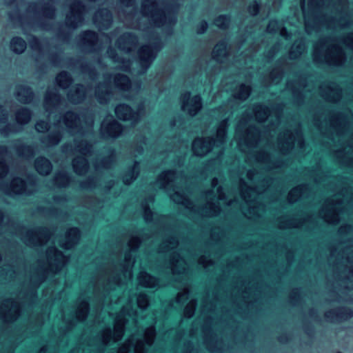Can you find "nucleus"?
<instances>
[{"label":"nucleus","instance_id":"obj_34","mask_svg":"<svg viewBox=\"0 0 353 353\" xmlns=\"http://www.w3.org/2000/svg\"><path fill=\"white\" fill-rule=\"evenodd\" d=\"M251 94V87L245 83L240 85L239 90L234 94V97L235 99L245 101Z\"/></svg>","mask_w":353,"mask_h":353},{"label":"nucleus","instance_id":"obj_17","mask_svg":"<svg viewBox=\"0 0 353 353\" xmlns=\"http://www.w3.org/2000/svg\"><path fill=\"white\" fill-rule=\"evenodd\" d=\"M61 103V96L57 90L48 91L44 97V105L47 111L56 109Z\"/></svg>","mask_w":353,"mask_h":353},{"label":"nucleus","instance_id":"obj_22","mask_svg":"<svg viewBox=\"0 0 353 353\" xmlns=\"http://www.w3.org/2000/svg\"><path fill=\"white\" fill-rule=\"evenodd\" d=\"M139 162L134 161V164L128 168L123 176V182L125 185H129L135 181L139 176Z\"/></svg>","mask_w":353,"mask_h":353},{"label":"nucleus","instance_id":"obj_44","mask_svg":"<svg viewBox=\"0 0 353 353\" xmlns=\"http://www.w3.org/2000/svg\"><path fill=\"white\" fill-rule=\"evenodd\" d=\"M154 277L148 273L145 272L141 276V281L142 282V285L146 288L154 287V285H152V280Z\"/></svg>","mask_w":353,"mask_h":353},{"label":"nucleus","instance_id":"obj_7","mask_svg":"<svg viewBox=\"0 0 353 353\" xmlns=\"http://www.w3.org/2000/svg\"><path fill=\"white\" fill-rule=\"evenodd\" d=\"M216 145V139L213 137H197L192 145V151L195 156L203 157L209 153Z\"/></svg>","mask_w":353,"mask_h":353},{"label":"nucleus","instance_id":"obj_54","mask_svg":"<svg viewBox=\"0 0 353 353\" xmlns=\"http://www.w3.org/2000/svg\"><path fill=\"white\" fill-rule=\"evenodd\" d=\"M107 54L109 57L113 59L114 61H117V58L118 57V54L115 49H114L111 46H110L107 49Z\"/></svg>","mask_w":353,"mask_h":353},{"label":"nucleus","instance_id":"obj_24","mask_svg":"<svg viewBox=\"0 0 353 353\" xmlns=\"http://www.w3.org/2000/svg\"><path fill=\"white\" fill-rule=\"evenodd\" d=\"M63 121L70 130H76L80 123V116L77 112L68 110L63 116Z\"/></svg>","mask_w":353,"mask_h":353},{"label":"nucleus","instance_id":"obj_11","mask_svg":"<svg viewBox=\"0 0 353 353\" xmlns=\"http://www.w3.org/2000/svg\"><path fill=\"white\" fill-rule=\"evenodd\" d=\"M325 319L330 323H341L353 316V311L346 307L330 309L324 314Z\"/></svg>","mask_w":353,"mask_h":353},{"label":"nucleus","instance_id":"obj_61","mask_svg":"<svg viewBox=\"0 0 353 353\" xmlns=\"http://www.w3.org/2000/svg\"><path fill=\"white\" fill-rule=\"evenodd\" d=\"M303 186L301 185V186H297L296 188H294L290 192V196H294V193H300L302 192V190H303Z\"/></svg>","mask_w":353,"mask_h":353},{"label":"nucleus","instance_id":"obj_41","mask_svg":"<svg viewBox=\"0 0 353 353\" xmlns=\"http://www.w3.org/2000/svg\"><path fill=\"white\" fill-rule=\"evenodd\" d=\"M50 129V124L48 121L45 120H39L35 123V130L38 132H48Z\"/></svg>","mask_w":353,"mask_h":353},{"label":"nucleus","instance_id":"obj_64","mask_svg":"<svg viewBox=\"0 0 353 353\" xmlns=\"http://www.w3.org/2000/svg\"><path fill=\"white\" fill-rule=\"evenodd\" d=\"M278 341L281 343H285L288 341V337L286 336H280L278 337Z\"/></svg>","mask_w":353,"mask_h":353},{"label":"nucleus","instance_id":"obj_14","mask_svg":"<svg viewBox=\"0 0 353 353\" xmlns=\"http://www.w3.org/2000/svg\"><path fill=\"white\" fill-rule=\"evenodd\" d=\"M112 21V14L108 8H100L95 12L93 16L94 23L101 30H108Z\"/></svg>","mask_w":353,"mask_h":353},{"label":"nucleus","instance_id":"obj_10","mask_svg":"<svg viewBox=\"0 0 353 353\" xmlns=\"http://www.w3.org/2000/svg\"><path fill=\"white\" fill-rule=\"evenodd\" d=\"M5 188L8 193L14 195H28L32 194V192L27 188L26 182L20 176H15L12 181L9 183H1L0 188Z\"/></svg>","mask_w":353,"mask_h":353},{"label":"nucleus","instance_id":"obj_38","mask_svg":"<svg viewBox=\"0 0 353 353\" xmlns=\"http://www.w3.org/2000/svg\"><path fill=\"white\" fill-rule=\"evenodd\" d=\"M226 134V121H225L224 124L217 129L216 137H214L216 139V143L223 144L225 141Z\"/></svg>","mask_w":353,"mask_h":353},{"label":"nucleus","instance_id":"obj_28","mask_svg":"<svg viewBox=\"0 0 353 353\" xmlns=\"http://www.w3.org/2000/svg\"><path fill=\"white\" fill-rule=\"evenodd\" d=\"M75 143V150L83 156L90 155L92 153V145L85 139L74 140Z\"/></svg>","mask_w":353,"mask_h":353},{"label":"nucleus","instance_id":"obj_58","mask_svg":"<svg viewBox=\"0 0 353 353\" xmlns=\"http://www.w3.org/2000/svg\"><path fill=\"white\" fill-rule=\"evenodd\" d=\"M290 298L294 303H296L300 301V296L297 291H293Z\"/></svg>","mask_w":353,"mask_h":353},{"label":"nucleus","instance_id":"obj_26","mask_svg":"<svg viewBox=\"0 0 353 353\" xmlns=\"http://www.w3.org/2000/svg\"><path fill=\"white\" fill-rule=\"evenodd\" d=\"M62 139V133L60 130L53 131L41 139V143L48 146L57 145Z\"/></svg>","mask_w":353,"mask_h":353},{"label":"nucleus","instance_id":"obj_63","mask_svg":"<svg viewBox=\"0 0 353 353\" xmlns=\"http://www.w3.org/2000/svg\"><path fill=\"white\" fill-rule=\"evenodd\" d=\"M53 199L56 203H61L65 201V197L61 196H54Z\"/></svg>","mask_w":353,"mask_h":353},{"label":"nucleus","instance_id":"obj_46","mask_svg":"<svg viewBox=\"0 0 353 353\" xmlns=\"http://www.w3.org/2000/svg\"><path fill=\"white\" fill-rule=\"evenodd\" d=\"M30 46L32 49L35 50H39L41 49V45L39 39L34 35H30L29 39Z\"/></svg>","mask_w":353,"mask_h":353},{"label":"nucleus","instance_id":"obj_50","mask_svg":"<svg viewBox=\"0 0 353 353\" xmlns=\"http://www.w3.org/2000/svg\"><path fill=\"white\" fill-rule=\"evenodd\" d=\"M279 29L278 22L276 20H271L267 26V30L270 33H276Z\"/></svg>","mask_w":353,"mask_h":353},{"label":"nucleus","instance_id":"obj_47","mask_svg":"<svg viewBox=\"0 0 353 353\" xmlns=\"http://www.w3.org/2000/svg\"><path fill=\"white\" fill-rule=\"evenodd\" d=\"M6 125L0 129V133L5 137H8L10 133L14 132V125L9 123H5Z\"/></svg>","mask_w":353,"mask_h":353},{"label":"nucleus","instance_id":"obj_8","mask_svg":"<svg viewBox=\"0 0 353 353\" xmlns=\"http://www.w3.org/2000/svg\"><path fill=\"white\" fill-rule=\"evenodd\" d=\"M50 231L46 227H39L37 230H29L24 235L27 244L33 246L42 245V239L43 238L47 241L50 239Z\"/></svg>","mask_w":353,"mask_h":353},{"label":"nucleus","instance_id":"obj_5","mask_svg":"<svg viewBox=\"0 0 353 353\" xmlns=\"http://www.w3.org/2000/svg\"><path fill=\"white\" fill-rule=\"evenodd\" d=\"M27 11L34 14H41L43 17L48 19H54L56 17L57 10L53 4L42 0L31 2Z\"/></svg>","mask_w":353,"mask_h":353},{"label":"nucleus","instance_id":"obj_51","mask_svg":"<svg viewBox=\"0 0 353 353\" xmlns=\"http://www.w3.org/2000/svg\"><path fill=\"white\" fill-rule=\"evenodd\" d=\"M208 28L206 21L203 20L196 26V32L199 34H204Z\"/></svg>","mask_w":353,"mask_h":353},{"label":"nucleus","instance_id":"obj_9","mask_svg":"<svg viewBox=\"0 0 353 353\" xmlns=\"http://www.w3.org/2000/svg\"><path fill=\"white\" fill-rule=\"evenodd\" d=\"M123 125L119 121L112 119L108 122L103 121L101 124V133L105 139H117L123 132Z\"/></svg>","mask_w":353,"mask_h":353},{"label":"nucleus","instance_id":"obj_33","mask_svg":"<svg viewBox=\"0 0 353 353\" xmlns=\"http://www.w3.org/2000/svg\"><path fill=\"white\" fill-rule=\"evenodd\" d=\"M230 14H220L215 18L214 23L220 29L227 30L230 27Z\"/></svg>","mask_w":353,"mask_h":353},{"label":"nucleus","instance_id":"obj_39","mask_svg":"<svg viewBox=\"0 0 353 353\" xmlns=\"http://www.w3.org/2000/svg\"><path fill=\"white\" fill-rule=\"evenodd\" d=\"M114 150L112 149L111 150V153L108 157L103 158L99 162V165L102 168L108 169L110 168V166L114 163Z\"/></svg>","mask_w":353,"mask_h":353},{"label":"nucleus","instance_id":"obj_12","mask_svg":"<svg viewBox=\"0 0 353 353\" xmlns=\"http://www.w3.org/2000/svg\"><path fill=\"white\" fill-rule=\"evenodd\" d=\"M117 117L121 121H131L137 123L139 121V111L134 110L132 107L125 103L118 104L114 109Z\"/></svg>","mask_w":353,"mask_h":353},{"label":"nucleus","instance_id":"obj_3","mask_svg":"<svg viewBox=\"0 0 353 353\" xmlns=\"http://www.w3.org/2000/svg\"><path fill=\"white\" fill-rule=\"evenodd\" d=\"M86 12L85 5L81 1H75L70 6V10L65 17V25L71 29H77L84 22Z\"/></svg>","mask_w":353,"mask_h":353},{"label":"nucleus","instance_id":"obj_21","mask_svg":"<svg viewBox=\"0 0 353 353\" xmlns=\"http://www.w3.org/2000/svg\"><path fill=\"white\" fill-rule=\"evenodd\" d=\"M72 167L77 175L84 176L89 170L88 161L83 156L77 157L72 160Z\"/></svg>","mask_w":353,"mask_h":353},{"label":"nucleus","instance_id":"obj_49","mask_svg":"<svg viewBox=\"0 0 353 353\" xmlns=\"http://www.w3.org/2000/svg\"><path fill=\"white\" fill-rule=\"evenodd\" d=\"M154 212L150 209L148 205L144 206V219L148 223L153 221Z\"/></svg>","mask_w":353,"mask_h":353},{"label":"nucleus","instance_id":"obj_37","mask_svg":"<svg viewBox=\"0 0 353 353\" xmlns=\"http://www.w3.org/2000/svg\"><path fill=\"white\" fill-rule=\"evenodd\" d=\"M305 50V45L302 43L294 44L290 51V58L295 60L299 58Z\"/></svg>","mask_w":353,"mask_h":353},{"label":"nucleus","instance_id":"obj_52","mask_svg":"<svg viewBox=\"0 0 353 353\" xmlns=\"http://www.w3.org/2000/svg\"><path fill=\"white\" fill-rule=\"evenodd\" d=\"M8 121V112L2 105H0V123H7Z\"/></svg>","mask_w":353,"mask_h":353},{"label":"nucleus","instance_id":"obj_31","mask_svg":"<svg viewBox=\"0 0 353 353\" xmlns=\"http://www.w3.org/2000/svg\"><path fill=\"white\" fill-rule=\"evenodd\" d=\"M54 181L59 188H68L71 181L72 177L65 172H60L54 177Z\"/></svg>","mask_w":353,"mask_h":353},{"label":"nucleus","instance_id":"obj_29","mask_svg":"<svg viewBox=\"0 0 353 353\" xmlns=\"http://www.w3.org/2000/svg\"><path fill=\"white\" fill-rule=\"evenodd\" d=\"M56 81L59 87L62 89H67L72 83L73 79L68 72L63 70L57 75Z\"/></svg>","mask_w":353,"mask_h":353},{"label":"nucleus","instance_id":"obj_32","mask_svg":"<svg viewBox=\"0 0 353 353\" xmlns=\"http://www.w3.org/2000/svg\"><path fill=\"white\" fill-rule=\"evenodd\" d=\"M16 151L19 157L32 158L34 156V149L29 145L21 143L16 147Z\"/></svg>","mask_w":353,"mask_h":353},{"label":"nucleus","instance_id":"obj_42","mask_svg":"<svg viewBox=\"0 0 353 353\" xmlns=\"http://www.w3.org/2000/svg\"><path fill=\"white\" fill-rule=\"evenodd\" d=\"M176 174V170H168L163 172L160 176V179L163 181V186L165 185V184H168L170 181H171V179L173 178Z\"/></svg>","mask_w":353,"mask_h":353},{"label":"nucleus","instance_id":"obj_57","mask_svg":"<svg viewBox=\"0 0 353 353\" xmlns=\"http://www.w3.org/2000/svg\"><path fill=\"white\" fill-rule=\"evenodd\" d=\"M119 1L126 8L132 7L135 3V0H119Z\"/></svg>","mask_w":353,"mask_h":353},{"label":"nucleus","instance_id":"obj_36","mask_svg":"<svg viewBox=\"0 0 353 353\" xmlns=\"http://www.w3.org/2000/svg\"><path fill=\"white\" fill-rule=\"evenodd\" d=\"M255 115L256 119L259 122H265L270 114V109L263 105H258Z\"/></svg>","mask_w":353,"mask_h":353},{"label":"nucleus","instance_id":"obj_19","mask_svg":"<svg viewBox=\"0 0 353 353\" xmlns=\"http://www.w3.org/2000/svg\"><path fill=\"white\" fill-rule=\"evenodd\" d=\"M17 97L21 103L29 104L32 101L34 93L30 86L19 85L17 88Z\"/></svg>","mask_w":353,"mask_h":353},{"label":"nucleus","instance_id":"obj_53","mask_svg":"<svg viewBox=\"0 0 353 353\" xmlns=\"http://www.w3.org/2000/svg\"><path fill=\"white\" fill-rule=\"evenodd\" d=\"M49 60L55 67H58L61 63V57L56 53L51 54L49 57Z\"/></svg>","mask_w":353,"mask_h":353},{"label":"nucleus","instance_id":"obj_27","mask_svg":"<svg viewBox=\"0 0 353 353\" xmlns=\"http://www.w3.org/2000/svg\"><path fill=\"white\" fill-rule=\"evenodd\" d=\"M15 117L16 121L19 124H28L32 118V111L28 108L22 107L17 110Z\"/></svg>","mask_w":353,"mask_h":353},{"label":"nucleus","instance_id":"obj_43","mask_svg":"<svg viewBox=\"0 0 353 353\" xmlns=\"http://www.w3.org/2000/svg\"><path fill=\"white\" fill-rule=\"evenodd\" d=\"M9 173V166L4 159H0V180L5 179Z\"/></svg>","mask_w":353,"mask_h":353},{"label":"nucleus","instance_id":"obj_30","mask_svg":"<svg viewBox=\"0 0 353 353\" xmlns=\"http://www.w3.org/2000/svg\"><path fill=\"white\" fill-rule=\"evenodd\" d=\"M27 44L26 41L20 37H14L10 41L11 50L15 54H22L26 49Z\"/></svg>","mask_w":353,"mask_h":353},{"label":"nucleus","instance_id":"obj_16","mask_svg":"<svg viewBox=\"0 0 353 353\" xmlns=\"http://www.w3.org/2000/svg\"><path fill=\"white\" fill-rule=\"evenodd\" d=\"M86 96V88L82 83L77 84L74 90L67 94L68 101L74 105L82 103L85 100Z\"/></svg>","mask_w":353,"mask_h":353},{"label":"nucleus","instance_id":"obj_60","mask_svg":"<svg viewBox=\"0 0 353 353\" xmlns=\"http://www.w3.org/2000/svg\"><path fill=\"white\" fill-rule=\"evenodd\" d=\"M325 59H323L322 54L318 52L314 56V61L318 63H323Z\"/></svg>","mask_w":353,"mask_h":353},{"label":"nucleus","instance_id":"obj_48","mask_svg":"<svg viewBox=\"0 0 353 353\" xmlns=\"http://www.w3.org/2000/svg\"><path fill=\"white\" fill-rule=\"evenodd\" d=\"M96 184L94 181V179L93 177H89L87 180L83 181L80 183V187L82 189H89L95 188Z\"/></svg>","mask_w":353,"mask_h":353},{"label":"nucleus","instance_id":"obj_40","mask_svg":"<svg viewBox=\"0 0 353 353\" xmlns=\"http://www.w3.org/2000/svg\"><path fill=\"white\" fill-rule=\"evenodd\" d=\"M41 268L43 269V273L41 274L40 275H39L38 279L37 281H33L34 289L32 290V291L31 292V296L32 297H36V296H37L36 288L39 285L40 283L43 282L46 278V270L45 268H43V267H41Z\"/></svg>","mask_w":353,"mask_h":353},{"label":"nucleus","instance_id":"obj_15","mask_svg":"<svg viewBox=\"0 0 353 353\" xmlns=\"http://www.w3.org/2000/svg\"><path fill=\"white\" fill-rule=\"evenodd\" d=\"M95 97L97 101L101 105H107L112 96V91L109 81H103L99 83L95 92Z\"/></svg>","mask_w":353,"mask_h":353},{"label":"nucleus","instance_id":"obj_59","mask_svg":"<svg viewBox=\"0 0 353 353\" xmlns=\"http://www.w3.org/2000/svg\"><path fill=\"white\" fill-rule=\"evenodd\" d=\"M167 242L171 245H177L178 240L175 236H170L168 239Z\"/></svg>","mask_w":353,"mask_h":353},{"label":"nucleus","instance_id":"obj_55","mask_svg":"<svg viewBox=\"0 0 353 353\" xmlns=\"http://www.w3.org/2000/svg\"><path fill=\"white\" fill-rule=\"evenodd\" d=\"M85 74H87L91 80H95L97 77V72L92 67Z\"/></svg>","mask_w":353,"mask_h":353},{"label":"nucleus","instance_id":"obj_62","mask_svg":"<svg viewBox=\"0 0 353 353\" xmlns=\"http://www.w3.org/2000/svg\"><path fill=\"white\" fill-rule=\"evenodd\" d=\"M8 153V148L6 145L0 146V157L4 156Z\"/></svg>","mask_w":353,"mask_h":353},{"label":"nucleus","instance_id":"obj_25","mask_svg":"<svg viewBox=\"0 0 353 353\" xmlns=\"http://www.w3.org/2000/svg\"><path fill=\"white\" fill-rule=\"evenodd\" d=\"M115 86L121 91H130L132 87V82L128 76L117 73L114 77Z\"/></svg>","mask_w":353,"mask_h":353},{"label":"nucleus","instance_id":"obj_20","mask_svg":"<svg viewBox=\"0 0 353 353\" xmlns=\"http://www.w3.org/2000/svg\"><path fill=\"white\" fill-rule=\"evenodd\" d=\"M68 241L61 245L64 249H70L77 245L81 238V231L77 227L70 228L65 234Z\"/></svg>","mask_w":353,"mask_h":353},{"label":"nucleus","instance_id":"obj_4","mask_svg":"<svg viewBox=\"0 0 353 353\" xmlns=\"http://www.w3.org/2000/svg\"><path fill=\"white\" fill-rule=\"evenodd\" d=\"M99 34L94 30H87L79 34V43L83 51L89 53H97L101 50L99 45Z\"/></svg>","mask_w":353,"mask_h":353},{"label":"nucleus","instance_id":"obj_35","mask_svg":"<svg viewBox=\"0 0 353 353\" xmlns=\"http://www.w3.org/2000/svg\"><path fill=\"white\" fill-rule=\"evenodd\" d=\"M259 130L257 126L255 125H250V129L246 131V134L250 138L249 139H245V143L246 145H252L254 143H256L259 137Z\"/></svg>","mask_w":353,"mask_h":353},{"label":"nucleus","instance_id":"obj_56","mask_svg":"<svg viewBox=\"0 0 353 353\" xmlns=\"http://www.w3.org/2000/svg\"><path fill=\"white\" fill-rule=\"evenodd\" d=\"M79 68L82 73L86 74L90 70V69L92 68V66H90L88 63H82L80 65Z\"/></svg>","mask_w":353,"mask_h":353},{"label":"nucleus","instance_id":"obj_45","mask_svg":"<svg viewBox=\"0 0 353 353\" xmlns=\"http://www.w3.org/2000/svg\"><path fill=\"white\" fill-rule=\"evenodd\" d=\"M260 11V6L256 1H252L248 7V12L253 17L256 16Z\"/></svg>","mask_w":353,"mask_h":353},{"label":"nucleus","instance_id":"obj_23","mask_svg":"<svg viewBox=\"0 0 353 353\" xmlns=\"http://www.w3.org/2000/svg\"><path fill=\"white\" fill-rule=\"evenodd\" d=\"M228 53V43L225 40L219 41L212 51V58L216 62L221 63L223 58H226Z\"/></svg>","mask_w":353,"mask_h":353},{"label":"nucleus","instance_id":"obj_6","mask_svg":"<svg viewBox=\"0 0 353 353\" xmlns=\"http://www.w3.org/2000/svg\"><path fill=\"white\" fill-rule=\"evenodd\" d=\"M182 110L190 116H194L202 107L201 97L199 94L193 97L187 91L181 95Z\"/></svg>","mask_w":353,"mask_h":353},{"label":"nucleus","instance_id":"obj_2","mask_svg":"<svg viewBox=\"0 0 353 353\" xmlns=\"http://www.w3.org/2000/svg\"><path fill=\"white\" fill-rule=\"evenodd\" d=\"M141 13L144 17H149L156 27H163L167 23L168 16L165 12L157 8L155 0H143Z\"/></svg>","mask_w":353,"mask_h":353},{"label":"nucleus","instance_id":"obj_13","mask_svg":"<svg viewBox=\"0 0 353 353\" xmlns=\"http://www.w3.org/2000/svg\"><path fill=\"white\" fill-rule=\"evenodd\" d=\"M138 44V37L132 32H124L116 41L115 45L120 50L129 53Z\"/></svg>","mask_w":353,"mask_h":353},{"label":"nucleus","instance_id":"obj_1","mask_svg":"<svg viewBox=\"0 0 353 353\" xmlns=\"http://www.w3.org/2000/svg\"><path fill=\"white\" fill-rule=\"evenodd\" d=\"M161 47V41L157 39L152 43L143 45L139 48L137 54L141 65L140 74L146 72Z\"/></svg>","mask_w":353,"mask_h":353},{"label":"nucleus","instance_id":"obj_18","mask_svg":"<svg viewBox=\"0 0 353 353\" xmlns=\"http://www.w3.org/2000/svg\"><path fill=\"white\" fill-rule=\"evenodd\" d=\"M34 165L36 171L41 176H48L52 170V163L43 156L37 157Z\"/></svg>","mask_w":353,"mask_h":353}]
</instances>
